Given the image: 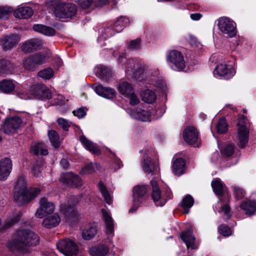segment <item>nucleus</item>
<instances>
[{
    "mask_svg": "<svg viewBox=\"0 0 256 256\" xmlns=\"http://www.w3.org/2000/svg\"><path fill=\"white\" fill-rule=\"evenodd\" d=\"M232 188L236 200H240L244 196L245 191L242 188L236 185L232 186Z\"/></svg>",
    "mask_w": 256,
    "mask_h": 256,
    "instance_id": "55",
    "label": "nucleus"
},
{
    "mask_svg": "<svg viewBox=\"0 0 256 256\" xmlns=\"http://www.w3.org/2000/svg\"><path fill=\"white\" fill-rule=\"evenodd\" d=\"M126 97L129 98L130 105H136L140 102V100L138 96L136 94L134 90Z\"/></svg>",
    "mask_w": 256,
    "mask_h": 256,
    "instance_id": "60",
    "label": "nucleus"
},
{
    "mask_svg": "<svg viewBox=\"0 0 256 256\" xmlns=\"http://www.w3.org/2000/svg\"><path fill=\"white\" fill-rule=\"evenodd\" d=\"M94 91L98 95L106 98H112L116 94L114 89L104 87L101 84L96 86L94 88Z\"/></svg>",
    "mask_w": 256,
    "mask_h": 256,
    "instance_id": "26",
    "label": "nucleus"
},
{
    "mask_svg": "<svg viewBox=\"0 0 256 256\" xmlns=\"http://www.w3.org/2000/svg\"><path fill=\"white\" fill-rule=\"evenodd\" d=\"M146 192L147 188L145 186L138 185L134 188L132 207L130 209V212H132L136 210L146 198Z\"/></svg>",
    "mask_w": 256,
    "mask_h": 256,
    "instance_id": "14",
    "label": "nucleus"
},
{
    "mask_svg": "<svg viewBox=\"0 0 256 256\" xmlns=\"http://www.w3.org/2000/svg\"><path fill=\"white\" fill-rule=\"evenodd\" d=\"M247 120L242 116L237 124V144L240 148H244L248 142L249 130L246 126Z\"/></svg>",
    "mask_w": 256,
    "mask_h": 256,
    "instance_id": "8",
    "label": "nucleus"
},
{
    "mask_svg": "<svg viewBox=\"0 0 256 256\" xmlns=\"http://www.w3.org/2000/svg\"><path fill=\"white\" fill-rule=\"evenodd\" d=\"M76 6L74 4L56 0L53 13L57 19L62 20L72 18L76 14Z\"/></svg>",
    "mask_w": 256,
    "mask_h": 256,
    "instance_id": "5",
    "label": "nucleus"
},
{
    "mask_svg": "<svg viewBox=\"0 0 256 256\" xmlns=\"http://www.w3.org/2000/svg\"><path fill=\"white\" fill-rule=\"evenodd\" d=\"M153 114L154 112H151L150 110L143 109L140 108H138L135 110H132L130 113L132 118L142 122L150 121L154 118Z\"/></svg>",
    "mask_w": 256,
    "mask_h": 256,
    "instance_id": "17",
    "label": "nucleus"
},
{
    "mask_svg": "<svg viewBox=\"0 0 256 256\" xmlns=\"http://www.w3.org/2000/svg\"><path fill=\"white\" fill-rule=\"evenodd\" d=\"M216 128L217 132L219 134H223L227 131L228 124L224 118H221L219 120L216 126Z\"/></svg>",
    "mask_w": 256,
    "mask_h": 256,
    "instance_id": "51",
    "label": "nucleus"
},
{
    "mask_svg": "<svg viewBox=\"0 0 256 256\" xmlns=\"http://www.w3.org/2000/svg\"><path fill=\"white\" fill-rule=\"evenodd\" d=\"M93 0H78V5L83 8H89Z\"/></svg>",
    "mask_w": 256,
    "mask_h": 256,
    "instance_id": "64",
    "label": "nucleus"
},
{
    "mask_svg": "<svg viewBox=\"0 0 256 256\" xmlns=\"http://www.w3.org/2000/svg\"><path fill=\"white\" fill-rule=\"evenodd\" d=\"M112 158V164L111 166L112 168L114 170V171L117 170L123 166L120 160L118 158L116 157L114 154H113V156Z\"/></svg>",
    "mask_w": 256,
    "mask_h": 256,
    "instance_id": "56",
    "label": "nucleus"
},
{
    "mask_svg": "<svg viewBox=\"0 0 256 256\" xmlns=\"http://www.w3.org/2000/svg\"><path fill=\"white\" fill-rule=\"evenodd\" d=\"M33 29L36 32L48 36H53L55 34L54 28L41 24H34Z\"/></svg>",
    "mask_w": 256,
    "mask_h": 256,
    "instance_id": "33",
    "label": "nucleus"
},
{
    "mask_svg": "<svg viewBox=\"0 0 256 256\" xmlns=\"http://www.w3.org/2000/svg\"><path fill=\"white\" fill-rule=\"evenodd\" d=\"M48 136L51 144L54 148H58L60 146V140L58 133L54 130L48 132Z\"/></svg>",
    "mask_w": 256,
    "mask_h": 256,
    "instance_id": "47",
    "label": "nucleus"
},
{
    "mask_svg": "<svg viewBox=\"0 0 256 256\" xmlns=\"http://www.w3.org/2000/svg\"><path fill=\"white\" fill-rule=\"evenodd\" d=\"M212 186L214 193L218 195L222 194L226 190L224 184L219 178H216L212 181Z\"/></svg>",
    "mask_w": 256,
    "mask_h": 256,
    "instance_id": "40",
    "label": "nucleus"
},
{
    "mask_svg": "<svg viewBox=\"0 0 256 256\" xmlns=\"http://www.w3.org/2000/svg\"><path fill=\"white\" fill-rule=\"evenodd\" d=\"M118 90L122 95L126 97L134 90L132 84L127 82H122L119 84Z\"/></svg>",
    "mask_w": 256,
    "mask_h": 256,
    "instance_id": "35",
    "label": "nucleus"
},
{
    "mask_svg": "<svg viewBox=\"0 0 256 256\" xmlns=\"http://www.w3.org/2000/svg\"><path fill=\"white\" fill-rule=\"evenodd\" d=\"M118 62L126 73L130 72V74L135 77L138 76V74L143 73L144 66L134 58L128 59L125 54H120L118 58Z\"/></svg>",
    "mask_w": 256,
    "mask_h": 256,
    "instance_id": "4",
    "label": "nucleus"
},
{
    "mask_svg": "<svg viewBox=\"0 0 256 256\" xmlns=\"http://www.w3.org/2000/svg\"><path fill=\"white\" fill-rule=\"evenodd\" d=\"M218 230L219 232L224 236H229L232 234L230 228L225 225L220 226Z\"/></svg>",
    "mask_w": 256,
    "mask_h": 256,
    "instance_id": "62",
    "label": "nucleus"
},
{
    "mask_svg": "<svg viewBox=\"0 0 256 256\" xmlns=\"http://www.w3.org/2000/svg\"><path fill=\"white\" fill-rule=\"evenodd\" d=\"M94 72L99 78H106L110 74V69L102 65H98L95 67Z\"/></svg>",
    "mask_w": 256,
    "mask_h": 256,
    "instance_id": "42",
    "label": "nucleus"
},
{
    "mask_svg": "<svg viewBox=\"0 0 256 256\" xmlns=\"http://www.w3.org/2000/svg\"><path fill=\"white\" fill-rule=\"evenodd\" d=\"M154 152L151 148L145 150L141 162L142 170L147 174L158 175L159 168L157 164L152 159Z\"/></svg>",
    "mask_w": 256,
    "mask_h": 256,
    "instance_id": "6",
    "label": "nucleus"
},
{
    "mask_svg": "<svg viewBox=\"0 0 256 256\" xmlns=\"http://www.w3.org/2000/svg\"><path fill=\"white\" fill-rule=\"evenodd\" d=\"M54 76L52 69L47 68L40 70L38 73V76L44 80H48L52 78Z\"/></svg>",
    "mask_w": 256,
    "mask_h": 256,
    "instance_id": "48",
    "label": "nucleus"
},
{
    "mask_svg": "<svg viewBox=\"0 0 256 256\" xmlns=\"http://www.w3.org/2000/svg\"><path fill=\"white\" fill-rule=\"evenodd\" d=\"M115 32L116 31L114 26L105 28L102 30L101 35L98 38V42L100 43L101 42L113 36Z\"/></svg>",
    "mask_w": 256,
    "mask_h": 256,
    "instance_id": "44",
    "label": "nucleus"
},
{
    "mask_svg": "<svg viewBox=\"0 0 256 256\" xmlns=\"http://www.w3.org/2000/svg\"><path fill=\"white\" fill-rule=\"evenodd\" d=\"M60 181L72 187H80L82 184V179L76 174L72 172L64 173L60 176Z\"/></svg>",
    "mask_w": 256,
    "mask_h": 256,
    "instance_id": "18",
    "label": "nucleus"
},
{
    "mask_svg": "<svg viewBox=\"0 0 256 256\" xmlns=\"http://www.w3.org/2000/svg\"><path fill=\"white\" fill-rule=\"evenodd\" d=\"M230 200V196L227 194L226 196H222L216 206V208L217 209L218 212H223L226 218H229L232 216Z\"/></svg>",
    "mask_w": 256,
    "mask_h": 256,
    "instance_id": "19",
    "label": "nucleus"
},
{
    "mask_svg": "<svg viewBox=\"0 0 256 256\" xmlns=\"http://www.w3.org/2000/svg\"><path fill=\"white\" fill-rule=\"evenodd\" d=\"M103 218L106 222V230L110 243L112 242V238L114 236V224L110 213L105 209L102 210Z\"/></svg>",
    "mask_w": 256,
    "mask_h": 256,
    "instance_id": "21",
    "label": "nucleus"
},
{
    "mask_svg": "<svg viewBox=\"0 0 256 256\" xmlns=\"http://www.w3.org/2000/svg\"><path fill=\"white\" fill-rule=\"evenodd\" d=\"M33 14V10L30 7L20 6L14 12L15 17L19 18L26 19Z\"/></svg>",
    "mask_w": 256,
    "mask_h": 256,
    "instance_id": "28",
    "label": "nucleus"
},
{
    "mask_svg": "<svg viewBox=\"0 0 256 256\" xmlns=\"http://www.w3.org/2000/svg\"><path fill=\"white\" fill-rule=\"evenodd\" d=\"M76 203L72 204V200H68L66 203L64 202L61 204L60 207V212L64 215L66 219H70L74 218L76 216L74 208Z\"/></svg>",
    "mask_w": 256,
    "mask_h": 256,
    "instance_id": "25",
    "label": "nucleus"
},
{
    "mask_svg": "<svg viewBox=\"0 0 256 256\" xmlns=\"http://www.w3.org/2000/svg\"><path fill=\"white\" fill-rule=\"evenodd\" d=\"M156 78H154V82H152L150 84H152L156 86V90L160 91L162 92H165L166 90V86L165 82L162 80H157Z\"/></svg>",
    "mask_w": 256,
    "mask_h": 256,
    "instance_id": "50",
    "label": "nucleus"
},
{
    "mask_svg": "<svg viewBox=\"0 0 256 256\" xmlns=\"http://www.w3.org/2000/svg\"><path fill=\"white\" fill-rule=\"evenodd\" d=\"M129 23L128 18L120 16L114 24V27L116 32H120Z\"/></svg>",
    "mask_w": 256,
    "mask_h": 256,
    "instance_id": "41",
    "label": "nucleus"
},
{
    "mask_svg": "<svg viewBox=\"0 0 256 256\" xmlns=\"http://www.w3.org/2000/svg\"><path fill=\"white\" fill-rule=\"evenodd\" d=\"M15 88L14 82L11 80H4L0 82V90L4 93H10Z\"/></svg>",
    "mask_w": 256,
    "mask_h": 256,
    "instance_id": "36",
    "label": "nucleus"
},
{
    "mask_svg": "<svg viewBox=\"0 0 256 256\" xmlns=\"http://www.w3.org/2000/svg\"><path fill=\"white\" fill-rule=\"evenodd\" d=\"M38 242L39 238L34 232L28 229L20 230L17 232L8 246L12 251L24 254L28 252V248L36 246Z\"/></svg>",
    "mask_w": 256,
    "mask_h": 256,
    "instance_id": "1",
    "label": "nucleus"
},
{
    "mask_svg": "<svg viewBox=\"0 0 256 256\" xmlns=\"http://www.w3.org/2000/svg\"><path fill=\"white\" fill-rule=\"evenodd\" d=\"M213 74L217 78H223L225 79H230L235 74L236 70L232 64L221 63L216 66Z\"/></svg>",
    "mask_w": 256,
    "mask_h": 256,
    "instance_id": "13",
    "label": "nucleus"
},
{
    "mask_svg": "<svg viewBox=\"0 0 256 256\" xmlns=\"http://www.w3.org/2000/svg\"><path fill=\"white\" fill-rule=\"evenodd\" d=\"M54 209V204L43 198L40 201V206L36 212V216L38 218H42L44 216L52 214Z\"/></svg>",
    "mask_w": 256,
    "mask_h": 256,
    "instance_id": "16",
    "label": "nucleus"
},
{
    "mask_svg": "<svg viewBox=\"0 0 256 256\" xmlns=\"http://www.w3.org/2000/svg\"><path fill=\"white\" fill-rule=\"evenodd\" d=\"M12 168V162L9 158L0 160V180H6L10 176Z\"/></svg>",
    "mask_w": 256,
    "mask_h": 256,
    "instance_id": "20",
    "label": "nucleus"
},
{
    "mask_svg": "<svg viewBox=\"0 0 256 256\" xmlns=\"http://www.w3.org/2000/svg\"><path fill=\"white\" fill-rule=\"evenodd\" d=\"M20 216L19 214L10 217L6 220L5 223L2 226V229H6L10 226L17 222L20 219Z\"/></svg>",
    "mask_w": 256,
    "mask_h": 256,
    "instance_id": "52",
    "label": "nucleus"
},
{
    "mask_svg": "<svg viewBox=\"0 0 256 256\" xmlns=\"http://www.w3.org/2000/svg\"><path fill=\"white\" fill-rule=\"evenodd\" d=\"M1 40L2 48L7 50L16 46L20 42V38L16 34H10L4 36Z\"/></svg>",
    "mask_w": 256,
    "mask_h": 256,
    "instance_id": "24",
    "label": "nucleus"
},
{
    "mask_svg": "<svg viewBox=\"0 0 256 256\" xmlns=\"http://www.w3.org/2000/svg\"><path fill=\"white\" fill-rule=\"evenodd\" d=\"M38 188L28 189L27 182L23 176L18 178L14 186V198L20 204L29 202L39 194Z\"/></svg>",
    "mask_w": 256,
    "mask_h": 256,
    "instance_id": "2",
    "label": "nucleus"
},
{
    "mask_svg": "<svg viewBox=\"0 0 256 256\" xmlns=\"http://www.w3.org/2000/svg\"><path fill=\"white\" fill-rule=\"evenodd\" d=\"M13 9L8 6H0V18L7 19Z\"/></svg>",
    "mask_w": 256,
    "mask_h": 256,
    "instance_id": "53",
    "label": "nucleus"
},
{
    "mask_svg": "<svg viewBox=\"0 0 256 256\" xmlns=\"http://www.w3.org/2000/svg\"><path fill=\"white\" fill-rule=\"evenodd\" d=\"M13 66L6 60H0V72L2 74H8L15 72Z\"/></svg>",
    "mask_w": 256,
    "mask_h": 256,
    "instance_id": "38",
    "label": "nucleus"
},
{
    "mask_svg": "<svg viewBox=\"0 0 256 256\" xmlns=\"http://www.w3.org/2000/svg\"><path fill=\"white\" fill-rule=\"evenodd\" d=\"M60 222V218L58 214H54L46 216L43 220L44 226L50 228L56 226Z\"/></svg>",
    "mask_w": 256,
    "mask_h": 256,
    "instance_id": "29",
    "label": "nucleus"
},
{
    "mask_svg": "<svg viewBox=\"0 0 256 256\" xmlns=\"http://www.w3.org/2000/svg\"><path fill=\"white\" fill-rule=\"evenodd\" d=\"M36 66L42 64L46 62L48 55L45 52H40L30 56Z\"/></svg>",
    "mask_w": 256,
    "mask_h": 256,
    "instance_id": "45",
    "label": "nucleus"
},
{
    "mask_svg": "<svg viewBox=\"0 0 256 256\" xmlns=\"http://www.w3.org/2000/svg\"><path fill=\"white\" fill-rule=\"evenodd\" d=\"M30 152L36 155L40 154L45 156L48 154V150L42 142L34 144L31 147Z\"/></svg>",
    "mask_w": 256,
    "mask_h": 256,
    "instance_id": "37",
    "label": "nucleus"
},
{
    "mask_svg": "<svg viewBox=\"0 0 256 256\" xmlns=\"http://www.w3.org/2000/svg\"><path fill=\"white\" fill-rule=\"evenodd\" d=\"M166 60L170 67L176 71H182L186 67V62L182 54L176 50H172L166 54Z\"/></svg>",
    "mask_w": 256,
    "mask_h": 256,
    "instance_id": "7",
    "label": "nucleus"
},
{
    "mask_svg": "<svg viewBox=\"0 0 256 256\" xmlns=\"http://www.w3.org/2000/svg\"><path fill=\"white\" fill-rule=\"evenodd\" d=\"M80 140L86 149L94 154H100V149L97 145L88 140L84 136H80Z\"/></svg>",
    "mask_w": 256,
    "mask_h": 256,
    "instance_id": "27",
    "label": "nucleus"
},
{
    "mask_svg": "<svg viewBox=\"0 0 256 256\" xmlns=\"http://www.w3.org/2000/svg\"><path fill=\"white\" fill-rule=\"evenodd\" d=\"M26 119L18 116L7 118L2 126L4 132L8 134H14L18 129L26 124Z\"/></svg>",
    "mask_w": 256,
    "mask_h": 256,
    "instance_id": "9",
    "label": "nucleus"
},
{
    "mask_svg": "<svg viewBox=\"0 0 256 256\" xmlns=\"http://www.w3.org/2000/svg\"><path fill=\"white\" fill-rule=\"evenodd\" d=\"M234 147L233 144H228L226 145L222 150V154L226 157L231 156L234 152Z\"/></svg>",
    "mask_w": 256,
    "mask_h": 256,
    "instance_id": "57",
    "label": "nucleus"
},
{
    "mask_svg": "<svg viewBox=\"0 0 256 256\" xmlns=\"http://www.w3.org/2000/svg\"><path fill=\"white\" fill-rule=\"evenodd\" d=\"M41 45V41L38 39H32L23 44L22 50L24 52H32L37 50Z\"/></svg>",
    "mask_w": 256,
    "mask_h": 256,
    "instance_id": "30",
    "label": "nucleus"
},
{
    "mask_svg": "<svg viewBox=\"0 0 256 256\" xmlns=\"http://www.w3.org/2000/svg\"><path fill=\"white\" fill-rule=\"evenodd\" d=\"M43 166L42 163L41 162H37L36 164L32 168V172L33 174L36 176L38 177L40 176V174H41L42 168V166Z\"/></svg>",
    "mask_w": 256,
    "mask_h": 256,
    "instance_id": "61",
    "label": "nucleus"
},
{
    "mask_svg": "<svg viewBox=\"0 0 256 256\" xmlns=\"http://www.w3.org/2000/svg\"><path fill=\"white\" fill-rule=\"evenodd\" d=\"M96 234V227L90 226L82 230V236L86 240H90Z\"/></svg>",
    "mask_w": 256,
    "mask_h": 256,
    "instance_id": "46",
    "label": "nucleus"
},
{
    "mask_svg": "<svg viewBox=\"0 0 256 256\" xmlns=\"http://www.w3.org/2000/svg\"><path fill=\"white\" fill-rule=\"evenodd\" d=\"M183 138L184 141L194 147H199L200 141L198 136V132L194 126L186 127L183 132Z\"/></svg>",
    "mask_w": 256,
    "mask_h": 256,
    "instance_id": "15",
    "label": "nucleus"
},
{
    "mask_svg": "<svg viewBox=\"0 0 256 256\" xmlns=\"http://www.w3.org/2000/svg\"><path fill=\"white\" fill-rule=\"evenodd\" d=\"M194 202V198L190 195L188 194L183 198L181 206L185 214L189 212V210L193 206Z\"/></svg>",
    "mask_w": 256,
    "mask_h": 256,
    "instance_id": "43",
    "label": "nucleus"
},
{
    "mask_svg": "<svg viewBox=\"0 0 256 256\" xmlns=\"http://www.w3.org/2000/svg\"><path fill=\"white\" fill-rule=\"evenodd\" d=\"M20 98L24 100H28L36 98L40 100H48L52 97L49 89L44 84L34 85L30 86L28 92H18Z\"/></svg>",
    "mask_w": 256,
    "mask_h": 256,
    "instance_id": "3",
    "label": "nucleus"
},
{
    "mask_svg": "<svg viewBox=\"0 0 256 256\" xmlns=\"http://www.w3.org/2000/svg\"><path fill=\"white\" fill-rule=\"evenodd\" d=\"M57 122L58 126L65 131L68 130V128L72 124L70 122L62 118H58Z\"/></svg>",
    "mask_w": 256,
    "mask_h": 256,
    "instance_id": "54",
    "label": "nucleus"
},
{
    "mask_svg": "<svg viewBox=\"0 0 256 256\" xmlns=\"http://www.w3.org/2000/svg\"><path fill=\"white\" fill-rule=\"evenodd\" d=\"M140 46V40L137 38L130 41L128 44V48L132 50L138 49Z\"/></svg>",
    "mask_w": 256,
    "mask_h": 256,
    "instance_id": "59",
    "label": "nucleus"
},
{
    "mask_svg": "<svg viewBox=\"0 0 256 256\" xmlns=\"http://www.w3.org/2000/svg\"><path fill=\"white\" fill-rule=\"evenodd\" d=\"M87 109L85 108H78L76 110L73 111L74 114L78 118H84L86 114Z\"/></svg>",
    "mask_w": 256,
    "mask_h": 256,
    "instance_id": "63",
    "label": "nucleus"
},
{
    "mask_svg": "<svg viewBox=\"0 0 256 256\" xmlns=\"http://www.w3.org/2000/svg\"><path fill=\"white\" fill-rule=\"evenodd\" d=\"M218 26L220 32L228 37H233L236 34V23L226 17H222L218 20Z\"/></svg>",
    "mask_w": 256,
    "mask_h": 256,
    "instance_id": "11",
    "label": "nucleus"
},
{
    "mask_svg": "<svg viewBox=\"0 0 256 256\" xmlns=\"http://www.w3.org/2000/svg\"><path fill=\"white\" fill-rule=\"evenodd\" d=\"M240 208L248 215H252L256 212V201L250 200L243 202Z\"/></svg>",
    "mask_w": 256,
    "mask_h": 256,
    "instance_id": "31",
    "label": "nucleus"
},
{
    "mask_svg": "<svg viewBox=\"0 0 256 256\" xmlns=\"http://www.w3.org/2000/svg\"><path fill=\"white\" fill-rule=\"evenodd\" d=\"M100 168V166L97 163H90L86 165L82 169V172L84 174H90Z\"/></svg>",
    "mask_w": 256,
    "mask_h": 256,
    "instance_id": "49",
    "label": "nucleus"
},
{
    "mask_svg": "<svg viewBox=\"0 0 256 256\" xmlns=\"http://www.w3.org/2000/svg\"><path fill=\"white\" fill-rule=\"evenodd\" d=\"M152 186V198L155 204L158 206H162L164 205L166 202V198H171V194L168 192L166 196L162 194L159 188L158 182L155 180H152L150 182Z\"/></svg>",
    "mask_w": 256,
    "mask_h": 256,
    "instance_id": "12",
    "label": "nucleus"
},
{
    "mask_svg": "<svg viewBox=\"0 0 256 256\" xmlns=\"http://www.w3.org/2000/svg\"><path fill=\"white\" fill-rule=\"evenodd\" d=\"M140 94L142 100L148 104L153 103L156 98V93L152 90L148 89L142 90Z\"/></svg>",
    "mask_w": 256,
    "mask_h": 256,
    "instance_id": "34",
    "label": "nucleus"
},
{
    "mask_svg": "<svg viewBox=\"0 0 256 256\" xmlns=\"http://www.w3.org/2000/svg\"><path fill=\"white\" fill-rule=\"evenodd\" d=\"M98 186L99 190L102 194L105 202L109 205L112 204V198L110 192L101 182L98 184Z\"/></svg>",
    "mask_w": 256,
    "mask_h": 256,
    "instance_id": "39",
    "label": "nucleus"
},
{
    "mask_svg": "<svg viewBox=\"0 0 256 256\" xmlns=\"http://www.w3.org/2000/svg\"><path fill=\"white\" fill-rule=\"evenodd\" d=\"M58 249L65 256H76L78 248L76 244L72 240L64 238L56 244Z\"/></svg>",
    "mask_w": 256,
    "mask_h": 256,
    "instance_id": "10",
    "label": "nucleus"
},
{
    "mask_svg": "<svg viewBox=\"0 0 256 256\" xmlns=\"http://www.w3.org/2000/svg\"><path fill=\"white\" fill-rule=\"evenodd\" d=\"M180 238L186 244L188 249L195 250L198 248V246L196 243V238L192 234V230L191 228L182 232L180 234Z\"/></svg>",
    "mask_w": 256,
    "mask_h": 256,
    "instance_id": "23",
    "label": "nucleus"
},
{
    "mask_svg": "<svg viewBox=\"0 0 256 256\" xmlns=\"http://www.w3.org/2000/svg\"><path fill=\"white\" fill-rule=\"evenodd\" d=\"M23 65L26 69L30 70H34L36 66L30 56L25 58L24 60Z\"/></svg>",
    "mask_w": 256,
    "mask_h": 256,
    "instance_id": "58",
    "label": "nucleus"
},
{
    "mask_svg": "<svg viewBox=\"0 0 256 256\" xmlns=\"http://www.w3.org/2000/svg\"><path fill=\"white\" fill-rule=\"evenodd\" d=\"M109 246L104 243L90 247L88 252L90 256H108L110 253Z\"/></svg>",
    "mask_w": 256,
    "mask_h": 256,
    "instance_id": "22",
    "label": "nucleus"
},
{
    "mask_svg": "<svg viewBox=\"0 0 256 256\" xmlns=\"http://www.w3.org/2000/svg\"><path fill=\"white\" fill-rule=\"evenodd\" d=\"M172 170L176 175L183 174L185 170V162L182 158L176 159L173 164Z\"/></svg>",
    "mask_w": 256,
    "mask_h": 256,
    "instance_id": "32",
    "label": "nucleus"
}]
</instances>
